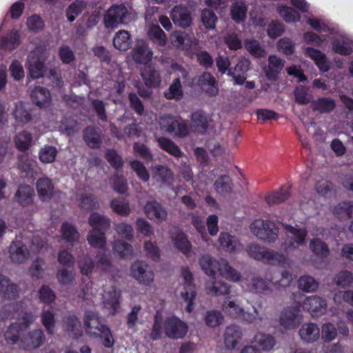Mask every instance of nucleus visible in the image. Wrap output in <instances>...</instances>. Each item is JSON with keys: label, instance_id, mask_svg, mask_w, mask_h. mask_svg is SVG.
<instances>
[{"label": "nucleus", "instance_id": "obj_42", "mask_svg": "<svg viewBox=\"0 0 353 353\" xmlns=\"http://www.w3.org/2000/svg\"><path fill=\"white\" fill-rule=\"evenodd\" d=\"M152 179L157 183H164L170 180L172 176L170 170L162 165H157L151 168Z\"/></svg>", "mask_w": 353, "mask_h": 353}, {"label": "nucleus", "instance_id": "obj_39", "mask_svg": "<svg viewBox=\"0 0 353 353\" xmlns=\"http://www.w3.org/2000/svg\"><path fill=\"white\" fill-rule=\"evenodd\" d=\"M88 223L92 227V230L103 231L110 226V219L97 212H92L88 219Z\"/></svg>", "mask_w": 353, "mask_h": 353}, {"label": "nucleus", "instance_id": "obj_54", "mask_svg": "<svg viewBox=\"0 0 353 353\" xmlns=\"http://www.w3.org/2000/svg\"><path fill=\"white\" fill-rule=\"evenodd\" d=\"M247 13V8L245 3L241 1L234 3L231 7V16L233 20L237 23L245 20Z\"/></svg>", "mask_w": 353, "mask_h": 353}, {"label": "nucleus", "instance_id": "obj_51", "mask_svg": "<svg viewBox=\"0 0 353 353\" xmlns=\"http://www.w3.org/2000/svg\"><path fill=\"white\" fill-rule=\"evenodd\" d=\"M310 249L315 255L321 258H325L330 254V249L327 244L319 239L310 241Z\"/></svg>", "mask_w": 353, "mask_h": 353}, {"label": "nucleus", "instance_id": "obj_5", "mask_svg": "<svg viewBox=\"0 0 353 353\" xmlns=\"http://www.w3.org/2000/svg\"><path fill=\"white\" fill-rule=\"evenodd\" d=\"M48 57V52L41 48H36L29 54L26 68L31 78L39 79L44 75L46 71L45 62Z\"/></svg>", "mask_w": 353, "mask_h": 353}, {"label": "nucleus", "instance_id": "obj_48", "mask_svg": "<svg viewBox=\"0 0 353 353\" xmlns=\"http://www.w3.org/2000/svg\"><path fill=\"white\" fill-rule=\"evenodd\" d=\"M149 39L159 46H163L167 42V37L163 30L157 25H152L148 31Z\"/></svg>", "mask_w": 353, "mask_h": 353}, {"label": "nucleus", "instance_id": "obj_28", "mask_svg": "<svg viewBox=\"0 0 353 353\" xmlns=\"http://www.w3.org/2000/svg\"><path fill=\"white\" fill-rule=\"evenodd\" d=\"M252 343L254 345V347H258L264 352H268L274 348L276 341L274 337L269 334L258 332L254 335Z\"/></svg>", "mask_w": 353, "mask_h": 353}, {"label": "nucleus", "instance_id": "obj_31", "mask_svg": "<svg viewBox=\"0 0 353 353\" xmlns=\"http://www.w3.org/2000/svg\"><path fill=\"white\" fill-rule=\"evenodd\" d=\"M34 192L28 185H21L14 194L15 201L23 206H28L33 203Z\"/></svg>", "mask_w": 353, "mask_h": 353}, {"label": "nucleus", "instance_id": "obj_1", "mask_svg": "<svg viewBox=\"0 0 353 353\" xmlns=\"http://www.w3.org/2000/svg\"><path fill=\"white\" fill-rule=\"evenodd\" d=\"M136 19V14L123 4L112 5L103 16L105 28L115 29L119 26L127 24Z\"/></svg>", "mask_w": 353, "mask_h": 353}, {"label": "nucleus", "instance_id": "obj_59", "mask_svg": "<svg viewBox=\"0 0 353 353\" xmlns=\"http://www.w3.org/2000/svg\"><path fill=\"white\" fill-rule=\"evenodd\" d=\"M290 193L287 189L281 188L277 192L269 194L265 200L269 205H277L289 198Z\"/></svg>", "mask_w": 353, "mask_h": 353}, {"label": "nucleus", "instance_id": "obj_10", "mask_svg": "<svg viewBox=\"0 0 353 353\" xmlns=\"http://www.w3.org/2000/svg\"><path fill=\"white\" fill-rule=\"evenodd\" d=\"M181 274L185 283L183 290L181 292V294L184 301L188 304L186 307L187 311L190 312L193 310V301L196 295V288L192 283V274L188 269L183 268Z\"/></svg>", "mask_w": 353, "mask_h": 353}, {"label": "nucleus", "instance_id": "obj_13", "mask_svg": "<svg viewBox=\"0 0 353 353\" xmlns=\"http://www.w3.org/2000/svg\"><path fill=\"white\" fill-rule=\"evenodd\" d=\"M84 324L86 334L90 337H95L106 326L102 322L99 314L94 311H87L84 316Z\"/></svg>", "mask_w": 353, "mask_h": 353}, {"label": "nucleus", "instance_id": "obj_58", "mask_svg": "<svg viewBox=\"0 0 353 353\" xmlns=\"http://www.w3.org/2000/svg\"><path fill=\"white\" fill-rule=\"evenodd\" d=\"M113 250L123 258L132 256L134 254V250L132 245L125 243L122 240H117L114 241L113 244Z\"/></svg>", "mask_w": 353, "mask_h": 353}, {"label": "nucleus", "instance_id": "obj_53", "mask_svg": "<svg viewBox=\"0 0 353 353\" xmlns=\"http://www.w3.org/2000/svg\"><path fill=\"white\" fill-rule=\"evenodd\" d=\"M85 3L81 0H75L66 9L65 14L68 20L72 22L82 12Z\"/></svg>", "mask_w": 353, "mask_h": 353}, {"label": "nucleus", "instance_id": "obj_8", "mask_svg": "<svg viewBox=\"0 0 353 353\" xmlns=\"http://www.w3.org/2000/svg\"><path fill=\"white\" fill-rule=\"evenodd\" d=\"M302 321L300 310L296 306L285 307L281 312L279 319L280 327L284 330L296 328Z\"/></svg>", "mask_w": 353, "mask_h": 353}, {"label": "nucleus", "instance_id": "obj_12", "mask_svg": "<svg viewBox=\"0 0 353 353\" xmlns=\"http://www.w3.org/2000/svg\"><path fill=\"white\" fill-rule=\"evenodd\" d=\"M170 41L173 46L182 50H189L197 45V41L192 33L176 30L170 35Z\"/></svg>", "mask_w": 353, "mask_h": 353}, {"label": "nucleus", "instance_id": "obj_26", "mask_svg": "<svg viewBox=\"0 0 353 353\" xmlns=\"http://www.w3.org/2000/svg\"><path fill=\"white\" fill-rule=\"evenodd\" d=\"M222 310L225 314L234 318L239 317L244 313V309L240 301L234 296L225 299L222 305Z\"/></svg>", "mask_w": 353, "mask_h": 353}, {"label": "nucleus", "instance_id": "obj_16", "mask_svg": "<svg viewBox=\"0 0 353 353\" xmlns=\"http://www.w3.org/2000/svg\"><path fill=\"white\" fill-rule=\"evenodd\" d=\"M131 54L134 62L145 65L152 60L153 52L144 41L139 40L132 49Z\"/></svg>", "mask_w": 353, "mask_h": 353}, {"label": "nucleus", "instance_id": "obj_37", "mask_svg": "<svg viewBox=\"0 0 353 353\" xmlns=\"http://www.w3.org/2000/svg\"><path fill=\"white\" fill-rule=\"evenodd\" d=\"M87 241L93 248L104 250L107 245L105 233L97 230H90L88 232Z\"/></svg>", "mask_w": 353, "mask_h": 353}, {"label": "nucleus", "instance_id": "obj_6", "mask_svg": "<svg viewBox=\"0 0 353 353\" xmlns=\"http://www.w3.org/2000/svg\"><path fill=\"white\" fill-rule=\"evenodd\" d=\"M250 230L258 239L267 242H274L278 239L279 229L274 222L268 220H255L250 225Z\"/></svg>", "mask_w": 353, "mask_h": 353}, {"label": "nucleus", "instance_id": "obj_40", "mask_svg": "<svg viewBox=\"0 0 353 353\" xmlns=\"http://www.w3.org/2000/svg\"><path fill=\"white\" fill-rule=\"evenodd\" d=\"M28 104L22 102L18 103L15 106L14 117L15 120L21 125L30 122L32 117Z\"/></svg>", "mask_w": 353, "mask_h": 353}, {"label": "nucleus", "instance_id": "obj_33", "mask_svg": "<svg viewBox=\"0 0 353 353\" xmlns=\"http://www.w3.org/2000/svg\"><path fill=\"white\" fill-rule=\"evenodd\" d=\"M17 295V286L6 276L0 274V297L4 299H14Z\"/></svg>", "mask_w": 353, "mask_h": 353}, {"label": "nucleus", "instance_id": "obj_47", "mask_svg": "<svg viewBox=\"0 0 353 353\" xmlns=\"http://www.w3.org/2000/svg\"><path fill=\"white\" fill-rule=\"evenodd\" d=\"M83 139L88 146L92 148H97L101 143V137L94 128L88 127L83 132Z\"/></svg>", "mask_w": 353, "mask_h": 353}, {"label": "nucleus", "instance_id": "obj_45", "mask_svg": "<svg viewBox=\"0 0 353 353\" xmlns=\"http://www.w3.org/2000/svg\"><path fill=\"white\" fill-rule=\"evenodd\" d=\"M232 180L228 175L219 176L214 184L216 192L221 195L230 194L232 190Z\"/></svg>", "mask_w": 353, "mask_h": 353}, {"label": "nucleus", "instance_id": "obj_30", "mask_svg": "<svg viewBox=\"0 0 353 353\" xmlns=\"http://www.w3.org/2000/svg\"><path fill=\"white\" fill-rule=\"evenodd\" d=\"M36 188L38 195L42 201L51 199L54 192V186L52 181L47 177H42L37 180Z\"/></svg>", "mask_w": 353, "mask_h": 353}, {"label": "nucleus", "instance_id": "obj_38", "mask_svg": "<svg viewBox=\"0 0 353 353\" xmlns=\"http://www.w3.org/2000/svg\"><path fill=\"white\" fill-rule=\"evenodd\" d=\"M336 107L335 101L329 97H321L312 101L311 108L312 110L317 111L321 114L329 113Z\"/></svg>", "mask_w": 353, "mask_h": 353}, {"label": "nucleus", "instance_id": "obj_27", "mask_svg": "<svg viewBox=\"0 0 353 353\" xmlns=\"http://www.w3.org/2000/svg\"><path fill=\"white\" fill-rule=\"evenodd\" d=\"M174 247L188 256L192 251V245L186 235L181 231L172 232L170 236Z\"/></svg>", "mask_w": 353, "mask_h": 353}, {"label": "nucleus", "instance_id": "obj_55", "mask_svg": "<svg viewBox=\"0 0 353 353\" xmlns=\"http://www.w3.org/2000/svg\"><path fill=\"white\" fill-rule=\"evenodd\" d=\"M334 214L341 219H346L353 214V202H342L334 209Z\"/></svg>", "mask_w": 353, "mask_h": 353}, {"label": "nucleus", "instance_id": "obj_23", "mask_svg": "<svg viewBox=\"0 0 353 353\" xmlns=\"http://www.w3.org/2000/svg\"><path fill=\"white\" fill-rule=\"evenodd\" d=\"M46 337L41 329L32 330L24 338L20 340V345L23 349L37 348L45 341Z\"/></svg>", "mask_w": 353, "mask_h": 353}, {"label": "nucleus", "instance_id": "obj_32", "mask_svg": "<svg viewBox=\"0 0 353 353\" xmlns=\"http://www.w3.org/2000/svg\"><path fill=\"white\" fill-rule=\"evenodd\" d=\"M241 331L236 325L228 326L224 332V343L228 350L234 349L241 339Z\"/></svg>", "mask_w": 353, "mask_h": 353}, {"label": "nucleus", "instance_id": "obj_41", "mask_svg": "<svg viewBox=\"0 0 353 353\" xmlns=\"http://www.w3.org/2000/svg\"><path fill=\"white\" fill-rule=\"evenodd\" d=\"M114 46L119 50L125 51L131 45V37L128 31L121 30L113 37Z\"/></svg>", "mask_w": 353, "mask_h": 353}, {"label": "nucleus", "instance_id": "obj_36", "mask_svg": "<svg viewBox=\"0 0 353 353\" xmlns=\"http://www.w3.org/2000/svg\"><path fill=\"white\" fill-rule=\"evenodd\" d=\"M31 99L39 107H46L50 104L51 95L48 90L43 87H36L31 92Z\"/></svg>", "mask_w": 353, "mask_h": 353}, {"label": "nucleus", "instance_id": "obj_2", "mask_svg": "<svg viewBox=\"0 0 353 353\" xmlns=\"http://www.w3.org/2000/svg\"><path fill=\"white\" fill-rule=\"evenodd\" d=\"M46 241L38 236H34L32 239L31 250L29 251L26 245L21 241H13L9 247V254L11 261L15 263H22L28 259L30 253L37 254Z\"/></svg>", "mask_w": 353, "mask_h": 353}, {"label": "nucleus", "instance_id": "obj_46", "mask_svg": "<svg viewBox=\"0 0 353 353\" xmlns=\"http://www.w3.org/2000/svg\"><path fill=\"white\" fill-rule=\"evenodd\" d=\"M164 97L167 99L180 100L183 97L182 85L179 78L173 80L168 89L164 92Z\"/></svg>", "mask_w": 353, "mask_h": 353}, {"label": "nucleus", "instance_id": "obj_20", "mask_svg": "<svg viewBox=\"0 0 353 353\" xmlns=\"http://www.w3.org/2000/svg\"><path fill=\"white\" fill-rule=\"evenodd\" d=\"M285 63V60L276 55L269 56L268 64L264 68L267 78L270 81H276L279 74L283 69Z\"/></svg>", "mask_w": 353, "mask_h": 353}, {"label": "nucleus", "instance_id": "obj_7", "mask_svg": "<svg viewBox=\"0 0 353 353\" xmlns=\"http://www.w3.org/2000/svg\"><path fill=\"white\" fill-rule=\"evenodd\" d=\"M19 323L11 324L4 334L7 343L14 345L19 341L20 330H26L34 321L33 316L30 313H23Z\"/></svg>", "mask_w": 353, "mask_h": 353}, {"label": "nucleus", "instance_id": "obj_62", "mask_svg": "<svg viewBox=\"0 0 353 353\" xmlns=\"http://www.w3.org/2000/svg\"><path fill=\"white\" fill-rule=\"evenodd\" d=\"M39 154V159L42 163H50L55 160L57 150L53 146L45 145L41 148Z\"/></svg>", "mask_w": 353, "mask_h": 353}, {"label": "nucleus", "instance_id": "obj_17", "mask_svg": "<svg viewBox=\"0 0 353 353\" xmlns=\"http://www.w3.org/2000/svg\"><path fill=\"white\" fill-rule=\"evenodd\" d=\"M219 248L226 252L238 253L243 250V245L237 237L228 232H221L218 239Z\"/></svg>", "mask_w": 353, "mask_h": 353}, {"label": "nucleus", "instance_id": "obj_19", "mask_svg": "<svg viewBox=\"0 0 353 353\" xmlns=\"http://www.w3.org/2000/svg\"><path fill=\"white\" fill-rule=\"evenodd\" d=\"M266 279L276 289L288 287L293 280L292 274L288 270H283L281 272L272 270L268 271Z\"/></svg>", "mask_w": 353, "mask_h": 353}, {"label": "nucleus", "instance_id": "obj_22", "mask_svg": "<svg viewBox=\"0 0 353 353\" xmlns=\"http://www.w3.org/2000/svg\"><path fill=\"white\" fill-rule=\"evenodd\" d=\"M170 17L174 24L181 28L189 27L192 23L190 11L185 6H175L171 12Z\"/></svg>", "mask_w": 353, "mask_h": 353}, {"label": "nucleus", "instance_id": "obj_21", "mask_svg": "<svg viewBox=\"0 0 353 353\" xmlns=\"http://www.w3.org/2000/svg\"><path fill=\"white\" fill-rule=\"evenodd\" d=\"M198 85L205 93L210 97L216 96L219 93L217 82L209 72H203L199 77Z\"/></svg>", "mask_w": 353, "mask_h": 353}, {"label": "nucleus", "instance_id": "obj_34", "mask_svg": "<svg viewBox=\"0 0 353 353\" xmlns=\"http://www.w3.org/2000/svg\"><path fill=\"white\" fill-rule=\"evenodd\" d=\"M220 266L221 268L219 272V274L220 276H223L226 280L234 283L239 282L241 280V274L239 272L233 267H232L227 260L224 259H221Z\"/></svg>", "mask_w": 353, "mask_h": 353}, {"label": "nucleus", "instance_id": "obj_60", "mask_svg": "<svg viewBox=\"0 0 353 353\" xmlns=\"http://www.w3.org/2000/svg\"><path fill=\"white\" fill-rule=\"evenodd\" d=\"M32 142V135L30 133L23 131L17 134L14 138L15 145L21 151L28 150Z\"/></svg>", "mask_w": 353, "mask_h": 353}, {"label": "nucleus", "instance_id": "obj_14", "mask_svg": "<svg viewBox=\"0 0 353 353\" xmlns=\"http://www.w3.org/2000/svg\"><path fill=\"white\" fill-rule=\"evenodd\" d=\"M303 310L308 311L313 316L324 314L327 310V302L323 298L312 295L305 297L302 303Z\"/></svg>", "mask_w": 353, "mask_h": 353}, {"label": "nucleus", "instance_id": "obj_18", "mask_svg": "<svg viewBox=\"0 0 353 353\" xmlns=\"http://www.w3.org/2000/svg\"><path fill=\"white\" fill-rule=\"evenodd\" d=\"M120 295V291L114 285L104 290L102 295V302L104 307H107L112 314H114L119 306Z\"/></svg>", "mask_w": 353, "mask_h": 353}, {"label": "nucleus", "instance_id": "obj_64", "mask_svg": "<svg viewBox=\"0 0 353 353\" xmlns=\"http://www.w3.org/2000/svg\"><path fill=\"white\" fill-rule=\"evenodd\" d=\"M224 319V316L217 310H211L206 312L205 316V322L206 325L211 327H215L221 325Z\"/></svg>", "mask_w": 353, "mask_h": 353}, {"label": "nucleus", "instance_id": "obj_61", "mask_svg": "<svg viewBox=\"0 0 353 353\" xmlns=\"http://www.w3.org/2000/svg\"><path fill=\"white\" fill-rule=\"evenodd\" d=\"M268 250L257 244H251L246 248L248 255L256 260L265 261Z\"/></svg>", "mask_w": 353, "mask_h": 353}, {"label": "nucleus", "instance_id": "obj_11", "mask_svg": "<svg viewBox=\"0 0 353 353\" xmlns=\"http://www.w3.org/2000/svg\"><path fill=\"white\" fill-rule=\"evenodd\" d=\"M163 325L165 335L171 339H182L188 332L187 325L174 316L167 319Z\"/></svg>", "mask_w": 353, "mask_h": 353}, {"label": "nucleus", "instance_id": "obj_44", "mask_svg": "<svg viewBox=\"0 0 353 353\" xmlns=\"http://www.w3.org/2000/svg\"><path fill=\"white\" fill-rule=\"evenodd\" d=\"M157 141L159 146L170 154L175 157H180L183 156V152L180 148L170 139L164 137L157 138Z\"/></svg>", "mask_w": 353, "mask_h": 353}, {"label": "nucleus", "instance_id": "obj_24", "mask_svg": "<svg viewBox=\"0 0 353 353\" xmlns=\"http://www.w3.org/2000/svg\"><path fill=\"white\" fill-rule=\"evenodd\" d=\"M301 339L305 343H312L320 337V329L316 323H305L299 331Z\"/></svg>", "mask_w": 353, "mask_h": 353}, {"label": "nucleus", "instance_id": "obj_35", "mask_svg": "<svg viewBox=\"0 0 353 353\" xmlns=\"http://www.w3.org/2000/svg\"><path fill=\"white\" fill-rule=\"evenodd\" d=\"M190 130L199 133H204L208 128V118L202 112H195L192 114Z\"/></svg>", "mask_w": 353, "mask_h": 353}, {"label": "nucleus", "instance_id": "obj_29", "mask_svg": "<svg viewBox=\"0 0 353 353\" xmlns=\"http://www.w3.org/2000/svg\"><path fill=\"white\" fill-rule=\"evenodd\" d=\"M231 288L230 284L223 281L214 280L205 285V292L211 296H226L231 292Z\"/></svg>", "mask_w": 353, "mask_h": 353}, {"label": "nucleus", "instance_id": "obj_57", "mask_svg": "<svg viewBox=\"0 0 353 353\" xmlns=\"http://www.w3.org/2000/svg\"><path fill=\"white\" fill-rule=\"evenodd\" d=\"M114 228L119 236L130 241L133 240L134 230L130 224H128L126 222H122L117 224L114 223Z\"/></svg>", "mask_w": 353, "mask_h": 353}, {"label": "nucleus", "instance_id": "obj_3", "mask_svg": "<svg viewBox=\"0 0 353 353\" xmlns=\"http://www.w3.org/2000/svg\"><path fill=\"white\" fill-rule=\"evenodd\" d=\"M158 124L161 131L178 137H185L190 130L185 121L172 114H165L159 117Z\"/></svg>", "mask_w": 353, "mask_h": 353}, {"label": "nucleus", "instance_id": "obj_9", "mask_svg": "<svg viewBox=\"0 0 353 353\" xmlns=\"http://www.w3.org/2000/svg\"><path fill=\"white\" fill-rule=\"evenodd\" d=\"M130 274L141 285H150L154 281V275L152 270L142 261H136L132 264Z\"/></svg>", "mask_w": 353, "mask_h": 353}, {"label": "nucleus", "instance_id": "obj_56", "mask_svg": "<svg viewBox=\"0 0 353 353\" xmlns=\"http://www.w3.org/2000/svg\"><path fill=\"white\" fill-rule=\"evenodd\" d=\"M65 327L66 330L74 337H77L82 334L81 322L75 316H70L65 321Z\"/></svg>", "mask_w": 353, "mask_h": 353}, {"label": "nucleus", "instance_id": "obj_49", "mask_svg": "<svg viewBox=\"0 0 353 353\" xmlns=\"http://www.w3.org/2000/svg\"><path fill=\"white\" fill-rule=\"evenodd\" d=\"M299 288L305 292H313L319 288V283L311 276L303 275L298 281Z\"/></svg>", "mask_w": 353, "mask_h": 353}, {"label": "nucleus", "instance_id": "obj_50", "mask_svg": "<svg viewBox=\"0 0 353 353\" xmlns=\"http://www.w3.org/2000/svg\"><path fill=\"white\" fill-rule=\"evenodd\" d=\"M145 84L148 87H157L161 83V77L158 71L152 68H147L141 72Z\"/></svg>", "mask_w": 353, "mask_h": 353}, {"label": "nucleus", "instance_id": "obj_43", "mask_svg": "<svg viewBox=\"0 0 353 353\" xmlns=\"http://www.w3.org/2000/svg\"><path fill=\"white\" fill-rule=\"evenodd\" d=\"M305 54L314 61L321 70L326 72L329 70L327 59L319 50L307 48L305 49Z\"/></svg>", "mask_w": 353, "mask_h": 353}, {"label": "nucleus", "instance_id": "obj_15", "mask_svg": "<svg viewBox=\"0 0 353 353\" xmlns=\"http://www.w3.org/2000/svg\"><path fill=\"white\" fill-rule=\"evenodd\" d=\"M144 212L150 220H155L158 223L164 222L168 219V211L161 203L156 201L146 203Z\"/></svg>", "mask_w": 353, "mask_h": 353}, {"label": "nucleus", "instance_id": "obj_52", "mask_svg": "<svg viewBox=\"0 0 353 353\" xmlns=\"http://www.w3.org/2000/svg\"><path fill=\"white\" fill-rule=\"evenodd\" d=\"M245 48L252 56L257 58L263 57L266 54L265 49L261 46L259 41L253 39H245Z\"/></svg>", "mask_w": 353, "mask_h": 353}, {"label": "nucleus", "instance_id": "obj_4", "mask_svg": "<svg viewBox=\"0 0 353 353\" xmlns=\"http://www.w3.org/2000/svg\"><path fill=\"white\" fill-rule=\"evenodd\" d=\"M286 231V238L282 243V248L285 252H292L305 244L307 232L305 228H301L297 225L292 226L281 223Z\"/></svg>", "mask_w": 353, "mask_h": 353}, {"label": "nucleus", "instance_id": "obj_25", "mask_svg": "<svg viewBox=\"0 0 353 353\" xmlns=\"http://www.w3.org/2000/svg\"><path fill=\"white\" fill-rule=\"evenodd\" d=\"M199 263L204 273L210 276H215L216 272L219 273L221 268V259L216 260L210 254L201 256Z\"/></svg>", "mask_w": 353, "mask_h": 353}, {"label": "nucleus", "instance_id": "obj_63", "mask_svg": "<svg viewBox=\"0 0 353 353\" xmlns=\"http://www.w3.org/2000/svg\"><path fill=\"white\" fill-rule=\"evenodd\" d=\"M61 231L63 238L70 243L75 242L79 238V234L76 228L68 223L62 225Z\"/></svg>", "mask_w": 353, "mask_h": 353}]
</instances>
